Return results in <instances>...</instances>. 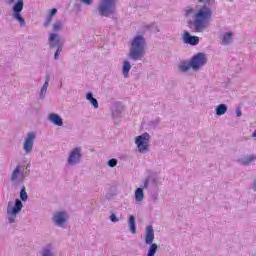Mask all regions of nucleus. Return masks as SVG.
<instances>
[{
	"instance_id": "obj_1",
	"label": "nucleus",
	"mask_w": 256,
	"mask_h": 256,
	"mask_svg": "<svg viewBox=\"0 0 256 256\" xmlns=\"http://www.w3.org/2000/svg\"><path fill=\"white\" fill-rule=\"evenodd\" d=\"M213 17V10L211 9V6L207 4H203L200 6L194 15V21L188 22V27L190 29H193L196 33H203L205 29H207V23L211 21V18Z\"/></svg>"
},
{
	"instance_id": "obj_2",
	"label": "nucleus",
	"mask_w": 256,
	"mask_h": 256,
	"mask_svg": "<svg viewBox=\"0 0 256 256\" xmlns=\"http://www.w3.org/2000/svg\"><path fill=\"white\" fill-rule=\"evenodd\" d=\"M147 45V41L143 35H137L133 38L128 57L132 61H141L143 57H145V47Z\"/></svg>"
},
{
	"instance_id": "obj_3",
	"label": "nucleus",
	"mask_w": 256,
	"mask_h": 256,
	"mask_svg": "<svg viewBox=\"0 0 256 256\" xmlns=\"http://www.w3.org/2000/svg\"><path fill=\"white\" fill-rule=\"evenodd\" d=\"M8 5H13L12 19H14V21H18L20 27H25V18L21 15L23 7H25V2L23 0H8Z\"/></svg>"
},
{
	"instance_id": "obj_4",
	"label": "nucleus",
	"mask_w": 256,
	"mask_h": 256,
	"mask_svg": "<svg viewBox=\"0 0 256 256\" xmlns=\"http://www.w3.org/2000/svg\"><path fill=\"white\" fill-rule=\"evenodd\" d=\"M117 11V0H101L98 5V14L101 17H111Z\"/></svg>"
},
{
	"instance_id": "obj_5",
	"label": "nucleus",
	"mask_w": 256,
	"mask_h": 256,
	"mask_svg": "<svg viewBox=\"0 0 256 256\" xmlns=\"http://www.w3.org/2000/svg\"><path fill=\"white\" fill-rule=\"evenodd\" d=\"M155 240V230H153V225H148L146 227V236L145 243L146 245H150L146 256H155L157 253V249L159 246L156 243H153Z\"/></svg>"
},
{
	"instance_id": "obj_6",
	"label": "nucleus",
	"mask_w": 256,
	"mask_h": 256,
	"mask_svg": "<svg viewBox=\"0 0 256 256\" xmlns=\"http://www.w3.org/2000/svg\"><path fill=\"white\" fill-rule=\"evenodd\" d=\"M49 48L56 49L54 53L55 61H59V55L63 52V44H61V37L57 33H50L48 38Z\"/></svg>"
},
{
	"instance_id": "obj_7",
	"label": "nucleus",
	"mask_w": 256,
	"mask_h": 256,
	"mask_svg": "<svg viewBox=\"0 0 256 256\" xmlns=\"http://www.w3.org/2000/svg\"><path fill=\"white\" fill-rule=\"evenodd\" d=\"M11 205H13V202H9L7 207L8 222L10 224L15 223L17 215L21 213V210L23 209V202L20 199H16L14 206Z\"/></svg>"
},
{
	"instance_id": "obj_8",
	"label": "nucleus",
	"mask_w": 256,
	"mask_h": 256,
	"mask_svg": "<svg viewBox=\"0 0 256 256\" xmlns=\"http://www.w3.org/2000/svg\"><path fill=\"white\" fill-rule=\"evenodd\" d=\"M150 139H151V135H149V133L147 132L136 137L135 144L138 147L139 153H142V154L148 153Z\"/></svg>"
},
{
	"instance_id": "obj_9",
	"label": "nucleus",
	"mask_w": 256,
	"mask_h": 256,
	"mask_svg": "<svg viewBox=\"0 0 256 256\" xmlns=\"http://www.w3.org/2000/svg\"><path fill=\"white\" fill-rule=\"evenodd\" d=\"M193 71H199L207 65V55L203 52H199L190 59Z\"/></svg>"
},
{
	"instance_id": "obj_10",
	"label": "nucleus",
	"mask_w": 256,
	"mask_h": 256,
	"mask_svg": "<svg viewBox=\"0 0 256 256\" xmlns=\"http://www.w3.org/2000/svg\"><path fill=\"white\" fill-rule=\"evenodd\" d=\"M81 159H83V152H81V148L76 147L70 152L67 163L70 167H75L81 163Z\"/></svg>"
},
{
	"instance_id": "obj_11",
	"label": "nucleus",
	"mask_w": 256,
	"mask_h": 256,
	"mask_svg": "<svg viewBox=\"0 0 256 256\" xmlns=\"http://www.w3.org/2000/svg\"><path fill=\"white\" fill-rule=\"evenodd\" d=\"M12 183H23L25 181V172L21 170V165H17L11 174Z\"/></svg>"
},
{
	"instance_id": "obj_12",
	"label": "nucleus",
	"mask_w": 256,
	"mask_h": 256,
	"mask_svg": "<svg viewBox=\"0 0 256 256\" xmlns=\"http://www.w3.org/2000/svg\"><path fill=\"white\" fill-rule=\"evenodd\" d=\"M37 135L35 132H29L24 140L23 149L25 153H31L33 151V144L35 143Z\"/></svg>"
},
{
	"instance_id": "obj_13",
	"label": "nucleus",
	"mask_w": 256,
	"mask_h": 256,
	"mask_svg": "<svg viewBox=\"0 0 256 256\" xmlns=\"http://www.w3.org/2000/svg\"><path fill=\"white\" fill-rule=\"evenodd\" d=\"M52 221L58 227H63V225H65V223H67V212L66 211L56 212L52 218Z\"/></svg>"
},
{
	"instance_id": "obj_14",
	"label": "nucleus",
	"mask_w": 256,
	"mask_h": 256,
	"mask_svg": "<svg viewBox=\"0 0 256 256\" xmlns=\"http://www.w3.org/2000/svg\"><path fill=\"white\" fill-rule=\"evenodd\" d=\"M111 113L113 121L121 119V115L123 114V104L121 102H115L112 106Z\"/></svg>"
},
{
	"instance_id": "obj_15",
	"label": "nucleus",
	"mask_w": 256,
	"mask_h": 256,
	"mask_svg": "<svg viewBox=\"0 0 256 256\" xmlns=\"http://www.w3.org/2000/svg\"><path fill=\"white\" fill-rule=\"evenodd\" d=\"M183 41L184 43H186V45H192L193 47L195 45H199V37L191 36V34L188 31L184 32Z\"/></svg>"
},
{
	"instance_id": "obj_16",
	"label": "nucleus",
	"mask_w": 256,
	"mask_h": 256,
	"mask_svg": "<svg viewBox=\"0 0 256 256\" xmlns=\"http://www.w3.org/2000/svg\"><path fill=\"white\" fill-rule=\"evenodd\" d=\"M253 161H256V155L255 154H250L245 157L239 158L237 160V163L239 165H243L244 167H247L253 163Z\"/></svg>"
},
{
	"instance_id": "obj_17",
	"label": "nucleus",
	"mask_w": 256,
	"mask_h": 256,
	"mask_svg": "<svg viewBox=\"0 0 256 256\" xmlns=\"http://www.w3.org/2000/svg\"><path fill=\"white\" fill-rule=\"evenodd\" d=\"M149 185L153 189H157V178L155 176L149 175L145 179L143 189H149Z\"/></svg>"
},
{
	"instance_id": "obj_18",
	"label": "nucleus",
	"mask_w": 256,
	"mask_h": 256,
	"mask_svg": "<svg viewBox=\"0 0 256 256\" xmlns=\"http://www.w3.org/2000/svg\"><path fill=\"white\" fill-rule=\"evenodd\" d=\"M48 119L57 127H63V118L59 114L51 113L48 115Z\"/></svg>"
},
{
	"instance_id": "obj_19",
	"label": "nucleus",
	"mask_w": 256,
	"mask_h": 256,
	"mask_svg": "<svg viewBox=\"0 0 256 256\" xmlns=\"http://www.w3.org/2000/svg\"><path fill=\"white\" fill-rule=\"evenodd\" d=\"M40 256H55V251L53 250L52 244H47L39 252Z\"/></svg>"
},
{
	"instance_id": "obj_20",
	"label": "nucleus",
	"mask_w": 256,
	"mask_h": 256,
	"mask_svg": "<svg viewBox=\"0 0 256 256\" xmlns=\"http://www.w3.org/2000/svg\"><path fill=\"white\" fill-rule=\"evenodd\" d=\"M179 71H182V73H187L189 69H193V66L191 64V61L183 60L178 65Z\"/></svg>"
},
{
	"instance_id": "obj_21",
	"label": "nucleus",
	"mask_w": 256,
	"mask_h": 256,
	"mask_svg": "<svg viewBox=\"0 0 256 256\" xmlns=\"http://www.w3.org/2000/svg\"><path fill=\"white\" fill-rule=\"evenodd\" d=\"M57 15V8H53L50 10V13L46 17V20L43 23V27H49L51 25V21H53V17Z\"/></svg>"
},
{
	"instance_id": "obj_22",
	"label": "nucleus",
	"mask_w": 256,
	"mask_h": 256,
	"mask_svg": "<svg viewBox=\"0 0 256 256\" xmlns=\"http://www.w3.org/2000/svg\"><path fill=\"white\" fill-rule=\"evenodd\" d=\"M131 71V62L124 60L122 65V75L125 79L129 77V72Z\"/></svg>"
},
{
	"instance_id": "obj_23",
	"label": "nucleus",
	"mask_w": 256,
	"mask_h": 256,
	"mask_svg": "<svg viewBox=\"0 0 256 256\" xmlns=\"http://www.w3.org/2000/svg\"><path fill=\"white\" fill-rule=\"evenodd\" d=\"M86 99L89 103L94 107V109H99V101L95 97H93V92H88L86 94Z\"/></svg>"
},
{
	"instance_id": "obj_24",
	"label": "nucleus",
	"mask_w": 256,
	"mask_h": 256,
	"mask_svg": "<svg viewBox=\"0 0 256 256\" xmlns=\"http://www.w3.org/2000/svg\"><path fill=\"white\" fill-rule=\"evenodd\" d=\"M128 225H129V229H130L131 233L133 235H135V233H137V225L135 223V216H133V215L129 216Z\"/></svg>"
},
{
	"instance_id": "obj_25",
	"label": "nucleus",
	"mask_w": 256,
	"mask_h": 256,
	"mask_svg": "<svg viewBox=\"0 0 256 256\" xmlns=\"http://www.w3.org/2000/svg\"><path fill=\"white\" fill-rule=\"evenodd\" d=\"M233 41V33L227 32L223 35L222 45H229Z\"/></svg>"
},
{
	"instance_id": "obj_26",
	"label": "nucleus",
	"mask_w": 256,
	"mask_h": 256,
	"mask_svg": "<svg viewBox=\"0 0 256 256\" xmlns=\"http://www.w3.org/2000/svg\"><path fill=\"white\" fill-rule=\"evenodd\" d=\"M225 113H227V106L225 104H219L216 107V115H218V117H221V115H225Z\"/></svg>"
},
{
	"instance_id": "obj_27",
	"label": "nucleus",
	"mask_w": 256,
	"mask_h": 256,
	"mask_svg": "<svg viewBox=\"0 0 256 256\" xmlns=\"http://www.w3.org/2000/svg\"><path fill=\"white\" fill-rule=\"evenodd\" d=\"M145 194L143 193V188H137L135 191L136 201H143Z\"/></svg>"
},
{
	"instance_id": "obj_28",
	"label": "nucleus",
	"mask_w": 256,
	"mask_h": 256,
	"mask_svg": "<svg viewBox=\"0 0 256 256\" xmlns=\"http://www.w3.org/2000/svg\"><path fill=\"white\" fill-rule=\"evenodd\" d=\"M20 199L21 201H27V199H29V195H27V191L25 186H23L20 190Z\"/></svg>"
},
{
	"instance_id": "obj_29",
	"label": "nucleus",
	"mask_w": 256,
	"mask_h": 256,
	"mask_svg": "<svg viewBox=\"0 0 256 256\" xmlns=\"http://www.w3.org/2000/svg\"><path fill=\"white\" fill-rule=\"evenodd\" d=\"M49 86H47V83H44L41 90H40V93H39V97L40 99H45V95H47V89H48Z\"/></svg>"
},
{
	"instance_id": "obj_30",
	"label": "nucleus",
	"mask_w": 256,
	"mask_h": 256,
	"mask_svg": "<svg viewBox=\"0 0 256 256\" xmlns=\"http://www.w3.org/2000/svg\"><path fill=\"white\" fill-rule=\"evenodd\" d=\"M159 123H161V118H156L155 120L149 121L148 122V126L151 129H155L157 128V126L159 125Z\"/></svg>"
},
{
	"instance_id": "obj_31",
	"label": "nucleus",
	"mask_w": 256,
	"mask_h": 256,
	"mask_svg": "<svg viewBox=\"0 0 256 256\" xmlns=\"http://www.w3.org/2000/svg\"><path fill=\"white\" fill-rule=\"evenodd\" d=\"M61 27H63V22H61V20H57L53 24V31H54V33H59V30L61 29Z\"/></svg>"
},
{
	"instance_id": "obj_32",
	"label": "nucleus",
	"mask_w": 256,
	"mask_h": 256,
	"mask_svg": "<svg viewBox=\"0 0 256 256\" xmlns=\"http://www.w3.org/2000/svg\"><path fill=\"white\" fill-rule=\"evenodd\" d=\"M198 3H206L208 7H211L215 3V0H197Z\"/></svg>"
},
{
	"instance_id": "obj_33",
	"label": "nucleus",
	"mask_w": 256,
	"mask_h": 256,
	"mask_svg": "<svg viewBox=\"0 0 256 256\" xmlns=\"http://www.w3.org/2000/svg\"><path fill=\"white\" fill-rule=\"evenodd\" d=\"M117 163H118L117 159L112 158L108 161V167H117Z\"/></svg>"
},
{
	"instance_id": "obj_34",
	"label": "nucleus",
	"mask_w": 256,
	"mask_h": 256,
	"mask_svg": "<svg viewBox=\"0 0 256 256\" xmlns=\"http://www.w3.org/2000/svg\"><path fill=\"white\" fill-rule=\"evenodd\" d=\"M110 221H112V223H117V221H119V218H117V215H115V213H112L110 215Z\"/></svg>"
},
{
	"instance_id": "obj_35",
	"label": "nucleus",
	"mask_w": 256,
	"mask_h": 256,
	"mask_svg": "<svg viewBox=\"0 0 256 256\" xmlns=\"http://www.w3.org/2000/svg\"><path fill=\"white\" fill-rule=\"evenodd\" d=\"M159 194L157 192H151V198L153 201H157Z\"/></svg>"
},
{
	"instance_id": "obj_36",
	"label": "nucleus",
	"mask_w": 256,
	"mask_h": 256,
	"mask_svg": "<svg viewBox=\"0 0 256 256\" xmlns=\"http://www.w3.org/2000/svg\"><path fill=\"white\" fill-rule=\"evenodd\" d=\"M80 3H84L85 5H91L93 3V0H79Z\"/></svg>"
},
{
	"instance_id": "obj_37",
	"label": "nucleus",
	"mask_w": 256,
	"mask_h": 256,
	"mask_svg": "<svg viewBox=\"0 0 256 256\" xmlns=\"http://www.w3.org/2000/svg\"><path fill=\"white\" fill-rule=\"evenodd\" d=\"M49 81H51V77L49 76V74H47L45 76V82H44V83H47V87H49Z\"/></svg>"
},
{
	"instance_id": "obj_38",
	"label": "nucleus",
	"mask_w": 256,
	"mask_h": 256,
	"mask_svg": "<svg viewBox=\"0 0 256 256\" xmlns=\"http://www.w3.org/2000/svg\"><path fill=\"white\" fill-rule=\"evenodd\" d=\"M236 115L237 117H241V115H243V113L241 112V108L236 109Z\"/></svg>"
},
{
	"instance_id": "obj_39",
	"label": "nucleus",
	"mask_w": 256,
	"mask_h": 256,
	"mask_svg": "<svg viewBox=\"0 0 256 256\" xmlns=\"http://www.w3.org/2000/svg\"><path fill=\"white\" fill-rule=\"evenodd\" d=\"M186 15H191V13H193V9L192 8H188L185 10Z\"/></svg>"
},
{
	"instance_id": "obj_40",
	"label": "nucleus",
	"mask_w": 256,
	"mask_h": 256,
	"mask_svg": "<svg viewBox=\"0 0 256 256\" xmlns=\"http://www.w3.org/2000/svg\"><path fill=\"white\" fill-rule=\"evenodd\" d=\"M253 190L256 191V179L253 181Z\"/></svg>"
},
{
	"instance_id": "obj_41",
	"label": "nucleus",
	"mask_w": 256,
	"mask_h": 256,
	"mask_svg": "<svg viewBox=\"0 0 256 256\" xmlns=\"http://www.w3.org/2000/svg\"><path fill=\"white\" fill-rule=\"evenodd\" d=\"M29 167H31V163H28V164L26 165V169H29Z\"/></svg>"
},
{
	"instance_id": "obj_42",
	"label": "nucleus",
	"mask_w": 256,
	"mask_h": 256,
	"mask_svg": "<svg viewBox=\"0 0 256 256\" xmlns=\"http://www.w3.org/2000/svg\"><path fill=\"white\" fill-rule=\"evenodd\" d=\"M252 137H256V130L252 133Z\"/></svg>"
}]
</instances>
